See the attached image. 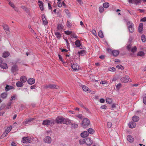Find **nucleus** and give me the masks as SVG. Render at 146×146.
I'll list each match as a JSON object with an SVG mask.
<instances>
[{"label":"nucleus","instance_id":"nucleus-1","mask_svg":"<svg viewBox=\"0 0 146 146\" xmlns=\"http://www.w3.org/2000/svg\"><path fill=\"white\" fill-rule=\"evenodd\" d=\"M90 123V122L89 120L87 118H85L83 119L81 123V125L83 128H85L89 126Z\"/></svg>","mask_w":146,"mask_h":146},{"label":"nucleus","instance_id":"nucleus-2","mask_svg":"<svg viewBox=\"0 0 146 146\" xmlns=\"http://www.w3.org/2000/svg\"><path fill=\"white\" fill-rule=\"evenodd\" d=\"M45 88H50L52 89H58L59 88L58 86L55 84H49L44 86Z\"/></svg>","mask_w":146,"mask_h":146},{"label":"nucleus","instance_id":"nucleus-3","mask_svg":"<svg viewBox=\"0 0 146 146\" xmlns=\"http://www.w3.org/2000/svg\"><path fill=\"white\" fill-rule=\"evenodd\" d=\"M127 25L129 31L130 32L132 33L134 31V25L129 21L127 23Z\"/></svg>","mask_w":146,"mask_h":146},{"label":"nucleus","instance_id":"nucleus-4","mask_svg":"<svg viewBox=\"0 0 146 146\" xmlns=\"http://www.w3.org/2000/svg\"><path fill=\"white\" fill-rule=\"evenodd\" d=\"M54 124L53 121L52 120H44L42 123L43 125L46 126L51 125Z\"/></svg>","mask_w":146,"mask_h":146},{"label":"nucleus","instance_id":"nucleus-5","mask_svg":"<svg viewBox=\"0 0 146 146\" xmlns=\"http://www.w3.org/2000/svg\"><path fill=\"white\" fill-rule=\"evenodd\" d=\"M130 78L128 76H125V77L122 78L121 79V81L122 82H131V80H130V81L129 79Z\"/></svg>","mask_w":146,"mask_h":146},{"label":"nucleus","instance_id":"nucleus-6","mask_svg":"<svg viewBox=\"0 0 146 146\" xmlns=\"http://www.w3.org/2000/svg\"><path fill=\"white\" fill-rule=\"evenodd\" d=\"M43 141L48 144H50L52 141V139L50 137L46 136L44 138Z\"/></svg>","mask_w":146,"mask_h":146},{"label":"nucleus","instance_id":"nucleus-7","mask_svg":"<svg viewBox=\"0 0 146 146\" xmlns=\"http://www.w3.org/2000/svg\"><path fill=\"white\" fill-rule=\"evenodd\" d=\"M22 141L23 143H30L31 142V139L28 137H24L23 138Z\"/></svg>","mask_w":146,"mask_h":146},{"label":"nucleus","instance_id":"nucleus-8","mask_svg":"<svg viewBox=\"0 0 146 146\" xmlns=\"http://www.w3.org/2000/svg\"><path fill=\"white\" fill-rule=\"evenodd\" d=\"M63 117L61 116H58L56 119V120L57 123L60 124L62 123Z\"/></svg>","mask_w":146,"mask_h":146},{"label":"nucleus","instance_id":"nucleus-9","mask_svg":"<svg viewBox=\"0 0 146 146\" xmlns=\"http://www.w3.org/2000/svg\"><path fill=\"white\" fill-rule=\"evenodd\" d=\"M42 19L43 24L44 25H47L48 22L46 18L45 15L43 14L42 15Z\"/></svg>","mask_w":146,"mask_h":146},{"label":"nucleus","instance_id":"nucleus-10","mask_svg":"<svg viewBox=\"0 0 146 146\" xmlns=\"http://www.w3.org/2000/svg\"><path fill=\"white\" fill-rule=\"evenodd\" d=\"M71 66L74 71L78 70L79 69L77 64H72Z\"/></svg>","mask_w":146,"mask_h":146},{"label":"nucleus","instance_id":"nucleus-11","mask_svg":"<svg viewBox=\"0 0 146 146\" xmlns=\"http://www.w3.org/2000/svg\"><path fill=\"white\" fill-rule=\"evenodd\" d=\"M18 70V66L15 64H13L11 68L12 72H14L17 71Z\"/></svg>","mask_w":146,"mask_h":146},{"label":"nucleus","instance_id":"nucleus-12","mask_svg":"<svg viewBox=\"0 0 146 146\" xmlns=\"http://www.w3.org/2000/svg\"><path fill=\"white\" fill-rule=\"evenodd\" d=\"M34 119V118H29L27 119L23 122V123L25 124L30 123Z\"/></svg>","mask_w":146,"mask_h":146},{"label":"nucleus","instance_id":"nucleus-13","mask_svg":"<svg viewBox=\"0 0 146 146\" xmlns=\"http://www.w3.org/2000/svg\"><path fill=\"white\" fill-rule=\"evenodd\" d=\"M92 141L90 138H88L86 139V143L87 145H90L92 144Z\"/></svg>","mask_w":146,"mask_h":146},{"label":"nucleus","instance_id":"nucleus-14","mask_svg":"<svg viewBox=\"0 0 146 146\" xmlns=\"http://www.w3.org/2000/svg\"><path fill=\"white\" fill-rule=\"evenodd\" d=\"M129 128H133L135 127L136 126V124L134 122H130L129 123Z\"/></svg>","mask_w":146,"mask_h":146},{"label":"nucleus","instance_id":"nucleus-15","mask_svg":"<svg viewBox=\"0 0 146 146\" xmlns=\"http://www.w3.org/2000/svg\"><path fill=\"white\" fill-rule=\"evenodd\" d=\"M127 140L130 143L133 142L134 141V138L131 135H128L127 136Z\"/></svg>","mask_w":146,"mask_h":146},{"label":"nucleus","instance_id":"nucleus-16","mask_svg":"<svg viewBox=\"0 0 146 146\" xmlns=\"http://www.w3.org/2000/svg\"><path fill=\"white\" fill-rule=\"evenodd\" d=\"M89 135L88 132L87 131H84L81 134V136L83 138L86 137Z\"/></svg>","mask_w":146,"mask_h":146},{"label":"nucleus","instance_id":"nucleus-17","mask_svg":"<svg viewBox=\"0 0 146 146\" xmlns=\"http://www.w3.org/2000/svg\"><path fill=\"white\" fill-rule=\"evenodd\" d=\"M35 82V80L34 78H30L28 80V83L32 85Z\"/></svg>","mask_w":146,"mask_h":146},{"label":"nucleus","instance_id":"nucleus-18","mask_svg":"<svg viewBox=\"0 0 146 146\" xmlns=\"http://www.w3.org/2000/svg\"><path fill=\"white\" fill-rule=\"evenodd\" d=\"M20 80L21 82L22 83H24L27 81L26 77L24 76H22L21 77Z\"/></svg>","mask_w":146,"mask_h":146},{"label":"nucleus","instance_id":"nucleus-19","mask_svg":"<svg viewBox=\"0 0 146 146\" xmlns=\"http://www.w3.org/2000/svg\"><path fill=\"white\" fill-rule=\"evenodd\" d=\"M13 88V87L11 86H9L8 85H6L5 87V90L6 91H8L9 90L12 89Z\"/></svg>","mask_w":146,"mask_h":146},{"label":"nucleus","instance_id":"nucleus-20","mask_svg":"<svg viewBox=\"0 0 146 146\" xmlns=\"http://www.w3.org/2000/svg\"><path fill=\"white\" fill-rule=\"evenodd\" d=\"M112 53L115 56H116L119 54V51L117 50H114L112 51Z\"/></svg>","mask_w":146,"mask_h":146},{"label":"nucleus","instance_id":"nucleus-21","mask_svg":"<svg viewBox=\"0 0 146 146\" xmlns=\"http://www.w3.org/2000/svg\"><path fill=\"white\" fill-rule=\"evenodd\" d=\"M132 119L134 122H137L139 119V117L137 116L134 115Z\"/></svg>","mask_w":146,"mask_h":146},{"label":"nucleus","instance_id":"nucleus-22","mask_svg":"<svg viewBox=\"0 0 146 146\" xmlns=\"http://www.w3.org/2000/svg\"><path fill=\"white\" fill-rule=\"evenodd\" d=\"M0 67L3 69H6L8 68L7 64L5 63H1L0 64Z\"/></svg>","mask_w":146,"mask_h":146},{"label":"nucleus","instance_id":"nucleus-23","mask_svg":"<svg viewBox=\"0 0 146 146\" xmlns=\"http://www.w3.org/2000/svg\"><path fill=\"white\" fill-rule=\"evenodd\" d=\"M139 32L141 33L143 30V23H141L140 24L139 26Z\"/></svg>","mask_w":146,"mask_h":146},{"label":"nucleus","instance_id":"nucleus-24","mask_svg":"<svg viewBox=\"0 0 146 146\" xmlns=\"http://www.w3.org/2000/svg\"><path fill=\"white\" fill-rule=\"evenodd\" d=\"M16 85L18 87H22L23 86L24 84L22 82L18 81L16 83Z\"/></svg>","mask_w":146,"mask_h":146},{"label":"nucleus","instance_id":"nucleus-25","mask_svg":"<svg viewBox=\"0 0 146 146\" xmlns=\"http://www.w3.org/2000/svg\"><path fill=\"white\" fill-rule=\"evenodd\" d=\"M75 44L77 47H80L81 46V43L80 41L78 40H77L75 42Z\"/></svg>","mask_w":146,"mask_h":146},{"label":"nucleus","instance_id":"nucleus-26","mask_svg":"<svg viewBox=\"0 0 146 146\" xmlns=\"http://www.w3.org/2000/svg\"><path fill=\"white\" fill-rule=\"evenodd\" d=\"M62 123L68 125L70 123V121L68 119H65L63 118V122Z\"/></svg>","mask_w":146,"mask_h":146},{"label":"nucleus","instance_id":"nucleus-27","mask_svg":"<svg viewBox=\"0 0 146 146\" xmlns=\"http://www.w3.org/2000/svg\"><path fill=\"white\" fill-rule=\"evenodd\" d=\"M78 53L80 55L84 56L86 54V51L84 50H80L78 52Z\"/></svg>","mask_w":146,"mask_h":146},{"label":"nucleus","instance_id":"nucleus-28","mask_svg":"<svg viewBox=\"0 0 146 146\" xmlns=\"http://www.w3.org/2000/svg\"><path fill=\"white\" fill-rule=\"evenodd\" d=\"M10 55V53L8 52H4L3 55V56L4 58L7 57Z\"/></svg>","mask_w":146,"mask_h":146},{"label":"nucleus","instance_id":"nucleus-29","mask_svg":"<svg viewBox=\"0 0 146 146\" xmlns=\"http://www.w3.org/2000/svg\"><path fill=\"white\" fill-rule=\"evenodd\" d=\"M82 88L83 90L85 91H88V87H87L85 85H82Z\"/></svg>","mask_w":146,"mask_h":146},{"label":"nucleus","instance_id":"nucleus-30","mask_svg":"<svg viewBox=\"0 0 146 146\" xmlns=\"http://www.w3.org/2000/svg\"><path fill=\"white\" fill-rule=\"evenodd\" d=\"M106 102L107 103L111 104L112 103V101L111 98H107L106 99Z\"/></svg>","mask_w":146,"mask_h":146},{"label":"nucleus","instance_id":"nucleus-31","mask_svg":"<svg viewBox=\"0 0 146 146\" xmlns=\"http://www.w3.org/2000/svg\"><path fill=\"white\" fill-rule=\"evenodd\" d=\"M98 36L101 38H103L104 37V35L102 32L101 31H100L98 33Z\"/></svg>","mask_w":146,"mask_h":146},{"label":"nucleus","instance_id":"nucleus-32","mask_svg":"<svg viewBox=\"0 0 146 146\" xmlns=\"http://www.w3.org/2000/svg\"><path fill=\"white\" fill-rule=\"evenodd\" d=\"M146 37L144 35H142L141 36V40L142 41L144 42L146 41Z\"/></svg>","mask_w":146,"mask_h":146},{"label":"nucleus","instance_id":"nucleus-33","mask_svg":"<svg viewBox=\"0 0 146 146\" xmlns=\"http://www.w3.org/2000/svg\"><path fill=\"white\" fill-rule=\"evenodd\" d=\"M55 34L57 38H59L61 37V35L59 33L56 32Z\"/></svg>","mask_w":146,"mask_h":146},{"label":"nucleus","instance_id":"nucleus-34","mask_svg":"<svg viewBox=\"0 0 146 146\" xmlns=\"http://www.w3.org/2000/svg\"><path fill=\"white\" fill-rule=\"evenodd\" d=\"M7 95V92H4L1 94V97L3 99L5 98Z\"/></svg>","mask_w":146,"mask_h":146},{"label":"nucleus","instance_id":"nucleus-35","mask_svg":"<svg viewBox=\"0 0 146 146\" xmlns=\"http://www.w3.org/2000/svg\"><path fill=\"white\" fill-rule=\"evenodd\" d=\"M94 130L92 128H90L88 130V133H90V134H92L94 133Z\"/></svg>","mask_w":146,"mask_h":146},{"label":"nucleus","instance_id":"nucleus-36","mask_svg":"<svg viewBox=\"0 0 146 146\" xmlns=\"http://www.w3.org/2000/svg\"><path fill=\"white\" fill-rule=\"evenodd\" d=\"M145 53L143 51H140L137 54V55L142 56L144 55Z\"/></svg>","mask_w":146,"mask_h":146},{"label":"nucleus","instance_id":"nucleus-37","mask_svg":"<svg viewBox=\"0 0 146 146\" xmlns=\"http://www.w3.org/2000/svg\"><path fill=\"white\" fill-rule=\"evenodd\" d=\"M79 143L80 144H83L85 143H86V141H85V140L84 139H81L79 141Z\"/></svg>","mask_w":146,"mask_h":146},{"label":"nucleus","instance_id":"nucleus-38","mask_svg":"<svg viewBox=\"0 0 146 146\" xmlns=\"http://www.w3.org/2000/svg\"><path fill=\"white\" fill-rule=\"evenodd\" d=\"M141 0H133V3L137 5L139 3H140Z\"/></svg>","mask_w":146,"mask_h":146},{"label":"nucleus","instance_id":"nucleus-39","mask_svg":"<svg viewBox=\"0 0 146 146\" xmlns=\"http://www.w3.org/2000/svg\"><path fill=\"white\" fill-rule=\"evenodd\" d=\"M3 27L5 30L7 31H9V28L8 26L6 25H4Z\"/></svg>","mask_w":146,"mask_h":146},{"label":"nucleus","instance_id":"nucleus-40","mask_svg":"<svg viewBox=\"0 0 146 146\" xmlns=\"http://www.w3.org/2000/svg\"><path fill=\"white\" fill-rule=\"evenodd\" d=\"M103 6L105 8H107L109 6V4L108 3H105L103 4Z\"/></svg>","mask_w":146,"mask_h":146},{"label":"nucleus","instance_id":"nucleus-41","mask_svg":"<svg viewBox=\"0 0 146 146\" xmlns=\"http://www.w3.org/2000/svg\"><path fill=\"white\" fill-rule=\"evenodd\" d=\"M12 128V127L11 126L8 127L6 129L5 131L7 133H9L11 130Z\"/></svg>","mask_w":146,"mask_h":146},{"label":"nucleus","instance_id":"nucleus-42","mask_svg":"<svg viewBox=\"0 0 146 146\" xmlns=\"http://www.w3.org/2000/svg\"><path fill=\"white\" fill-rule=\"evenodd\" d=\"M71 37H73L74 38H78V36L75 35L74 33H72H72L70 35Z\"/></svg>","mask_w":146,"mask_h":146},{"label":"nucleus","instance_id":"nucleus-43","mask_svg":"<svg viewBox=\"0 0 146 146\" xmlns=\"http://www.w3.org/2000/svg\"><path fill=\"white\" fill-rule=\"evenodd\" d=\"M99 11L100 13H102L104 11V9L102 7H99Z\"/></svg>","mask_w":146,"mask_h":146},{"label":"nucleus","instance_id":"nucleus-44","mask_svg":"<svg viewBox=\"0 0 146 146\" xmlns=\"http://www.w3.org/2000/svg\"><path fill=\"white\" fill-rule=\"evenodd\" d=\"M63 26L62 25H59L57 26V29L58 30H61L63 29Z\"/></svg>","mask_w":146,"mask_h":146},{"label":"nucleus","instance_id":"nucleus-45","mask_svg":"<svg viewBox=\"0 0 146 146\" xmlns=\"http://www.w3.org/2000/svg\"><path fill=\"white\" fill-rule=\"evenodd\" d=\"M137 50V48L136 46H134L131 49V52H135Z\"/></svg>","mask_w":146,"mask_h":146},{"label":"nucleus","instance_id":"nucleus-46","mask_svg":"<svg viewBox=\"0 0 146 146\" xmlns=\"http://www.w3.org/2000/svg\"><path fill=\"white\" fill-rule=\"evenodd\" d=\"M64 33L65 34L67 35H70L72 33V31H64Z\"/></svg>","mask_w":146,"mask_h":146},{"label":"nucleus","instance_id":"nucleus-47","mask_svg":"<svg viewBox=\"0 0 146 146\" xmlns=\"http://www.w3.org/2000/svg\"><path fill=\"white\" fill-rule=\"evenodd\" d=\"M115 69L113 67H111L109 68V70L110 71L114 72L115 71Z\"/></svg>","mask_w":146,"mask_h":146},{"label":"nucleus","instance_id":"nucleus-48","mask_svg":"<svg viewBox=\"0 0 146 146\" xmlns=\"http://www.w3.org/2000/svg\"><path fill=\"white\" fill-rule=\"evenodd\" d=\"M116 67L118 69H123L124 68L123 66L121 65H117Z\"/></svg>","mask_w":146,"mask_h":146},{"label":"nucleus","instance_id":"nucleus-49","mask_svg":"<svg viewBox=\"0 0 146 146\" xmlns=\"http://www.w3.org/2000/svg\"><path fill=\"white\" fill-rule=\"evenodd\" d=\"M72 127L74 128H76L78 127V125L76 124H71Z\"/></svg>","mask_w":146,"mask_h":146},{"label":"nucleus","instance_id":"nucleus-50","mask_svg":"<svg viewBox=\"0 0 146 146\" xmlns=\"http://www.w3.org/2000/svg\"><path fill=\"white\" fill-rule=\"evenodd\" d=\"M8 133H7V132H6V131H5L3 134L1 136L3 137H5L8 134Z\"/></svg>","mask_w":146,"mask_h":146},{"label":"nucleus","instance_id":"nucleus-51","mask_svg":"<svg viewBox=\"0 0 146 146\" xmlns=\"http://www.w3.org/2000/svg\"><path fill=\"white\" fill-rule=\"evenodd\" d=\"M67 25L68 27H71L72 26V24L69 21H67Z\"/></svg>","mask_w":146,"mask_h":146},{"label":"nucleus","instance_id":"nucleus-52","mask_svg":"<svg viewBox=\"0 0 146 146\" xmlns=\"http://www.w3.org/2000/svg\"><path fill=\"white\" fill-rule=\"evenodd\" d=\"M9 4L13 8H14V7H15L14 4L13 3L11 2H9Z\"/></svg>","mask_w":146,"mask_h":146},{"label":"nucleus","instance_id":"nucleus-53","mask_svg":"<svg viewBox=\"0 0 146 146\" xmlns=\"http://www.w3.org/2000/svg\"><path fill=\"white\" fill-rule=\"evenodd\" d=\"M107 125L108 127L110 128L112 125V123L110 122H108L107 123Z\"/></svg>","mask_w":146,"mask_h":146},{"label":"nucleus","instance_id":"nucleus-54","mask_svg":"<svg viewBox=\"0 0 146 146\" xmlns=\"http://www.w3.org/2000/svg\"><path fill=\"white\" fill-rule=\"evenodd\" d=\"M58 7H61L62 6V4L61 2H58Z\"/></svg>","mask_w":146,"mask_h":146},{"label":"nucleus","instance_id":"nucleus-55","mask_svg":"<svg viewBox=\"0 0 146 146\" xmlns=\"http://www.w3.org/2000/svg\"><path fill=\"white\" fill-rule=\"evenodd\" d=\"M92 33L94 35L96 36L97 35L96 32L95 30H93L92 32Z\"/></svg>","mask_w":146,"mask_h":146},{"label":"nucleus","instance_id":"nucleus-56","mask_svg":"<svg viewBox=\"0 0 146 146\" xmlns=\"http://www.w3.org/2000/svg\"><path fill=\"white\" fill-rule=\"evenodd\" d=\"M77 1L80 5H81L83 4V2L82 0H76Z\"/></svg>","mask_w":146,"mask_h":146},{"label":"nucleus","instance_id":"nucleus-57","mask_svg":"<svg viewBox=\"0 0 146 146\" xmlns=\"http://www.w3.org/2000/svg\"><path fill=\"white\" fill-rule=\"evenodd\" d=\"M15 96H13L11 97L10 100L12 101L13 100H15Z\"/></svg>","mask_w":146,"mask_h":146},{"label":"nucleus","instance_id":"nucleus-58","mask_svg":"<svg viewBox=\"0 0 146 146\" xmlns=\"http://www.w3.org/2000/svg\"><path fill=\"white\" fill-rule=\"evenodd\" d=\"M103 82V84H106L107 86H108V84L106 81H102Z\"/></svg>","mask_w":146,"mask_h":146},{"label":"nucleus","instance_id":"nucleus-59","mask_svg":"<svg viewBox=\"0 0 146 146\" xmlns=\"http://www.w3.org/2000/svg\"><path fill=\"white\" fill-rule=\"evenodd\" d=\"M143 103L146 104V96L143 98Z\"/></svg>","mask_w":146,"mask_h":146},{"label":"nucleus","instance_id":"nucleus-60","mask_svg":"<svg viewBox=\"0 0 146 146\" xmlns=\"http://www.w3.org/2000/svg\"><path fill=\"white\" fill-rule=\"evenodd\" d=\"M131 45L129 44L128 45L127 47V49L128 50H129L131 48Z\"/></svg>","mask_w":146,"mask_h":146},{"label":"nucleus","instance_id":"nucleus-61","mask_svg":"<svg viewBox=\"0 0 146 146\" xmlns=\"http://www.w3.org/2000/svg\"><path fill=\"white\" fill-rule=\"evenodd\" d=\"M140 21L143 22L146 21V17H144L141 19Z\"/></svg>","mask_w":146,"mask_h":146},{"label":"nucleus","instance_id":"nucleus-62","mask_svg":"<svg viewBox=\"0 0 146 146\" xmlns=\"http://www.w3.org/2000/svg\"><path fill=\"white\" fill-rule=\"evenodd\" d=\"M100 102L102 103H104L105 102V100L103 98H101L100 100Z\"/></svg>","mask_w":146,"mask_h":146},{"label":"nucleus","instance_id":"nucleus-63","mask_svg":"<svg viewBox=\"0 0 146 146\" xmlns=\"http://www.w3.org/2000/svg\"><path fill=\"white\" fill-rule=\"evenodd\" d=\"M58 57H59V58L60 59V60L61 61H62V62H63V59L62 58V56H61L59 54V55H58Z\"/></svg>","mask_w":146,"mask_h":146},{"label":"nucleus","instance_id":"nucleus-64","mask_svg":"<svg viewBox=\"0 0 146 146\" xmlns=\"http://www.w3.org/2000/svg\"><path fill=\"white\" fill-rule=\"evenodd\" d=\"M38 5H39V6L40 5H43V3L42 2L40 1H38Z\"/></svg>","mask_w":146,"mask_h":146}]
</instances>
